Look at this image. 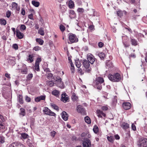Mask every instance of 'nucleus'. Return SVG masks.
<instances>
[{
    "label": "nucleus",
    "instance_id": "59",
    "mask_svg": "<svg viewBox=\"0 0 147 147\" xmlns=\"http://www.w3.org/2000/svg\"><path fill=\"white\" fill-rule=\"evenodd\" d=\"M40 48L38 46H36L34 47L33 48V49L35 51H38L40 50Z\"/></svg>",
    "mask_w": 147,
    "mask_h": 147
},
{
    "label": "nucleus",
    "instance_id": "43",
    "mask_svg": "<svg viewBox=\"0 0 147 147\" xmlns=\"http://www.w3.org/2000/svg\"><path fill=\"white\" fill-rule=\"evenodd\" d=\"M20 110L21 111L20 113V114L23 116H24L25 115V112L24 109H23L21 108L20 109Z\"/></svg>",
    "mask_w": 147,
    "mask_h": 147
},
{
    "label": "nucleus",
    "instance_id": "38",
    "mask_svg": "<svg viewBox=\"0 0 147 147\" xmlns=\"http://www.w3.org/2000/svg\"><path fill=\"white\" fill-rule=\"evenodd\" d=\"M39 65V64L35 63L34 66L35 70L37 71H40Z\"/></svg>",
    "mask_w": 147,
    "mask_h": 147
},
{
    "label": "nucleus",
    "instance_id": "5",
    "mask_svg": "<svg viewBox=\"0 0 147 147\" xmlns=\"http://www.w3.org/2000/svg\"><path fill=\"white\" fill-rule=\"evenodd\" d=\"M12 7L11 9L12 10H16V12L18 13L20 9V6H18V4L15 2H13L11 4Z\"/></svg>",
    "mask_w": 147,
    "mask_h": 147
},
{
    "label": "nucleus",
    "instance_id": "3",
    "mask_svg": "<svg viewBox=\"0 0 147 147\" xmlns=\"http://www.w3.org/2000/svg\"><path fill=\"white\" fill-rule=\"evenodd\" d=\"M69 39L71 43L76 42L78 41V39L76 36L72 33L69 34Z\"/></svg>",
    "mask_w": 147,
    "mask_h": 147
},
{
    "label": "nucleus",
    "instance_id": "58",
    "mask_svg": "<svg viewBox=\"0 0 147 147\" xmlns=\"http://www.w3.org/2000/svg\"><path fill=\"white\" fill-rule=\"evenodd\" d=\"M103 45L104 44L101 42H99L98 44V46L100 48L102 47Z\"/></svg>",
    "mask_w": 147,
    "mask_h": 147
},
{
    "label": "nucleus",
    "instance_id": "56",
    "mask_svg": "<svg viewBox=\"0 0 147 147\" xmlns=\"http://www.w3.org/2000/svg\"><path fill=\"white\" fill-rule=\"evenodd\" d=\"M132 129L134 131H135L136 130V127L134 123H132L131 125Z\"/></svg>",
    "mask_w": 147,
    "mask_h": 147
},
{
    "label": "nucleus",
    "instance_id": "40",
    "mask_svg": "<svg viewBox=\"0 0 147 147\" xmlns=\"http://www.w3.org/2000/svg\"><path fill=\"white\" fill-rule=\"evenodd\" d=\"M107 138L109 141L111 142H113L114 139L113 136H110V137L108 136Z\"/></svg>",
    "mask_w": 147,
    "mask_h": 147
},
{
    "label": "nucleus",
    "instance_id": "11",
    "mask_svg": "<svg viewBox=\"0 0 147 147\" xmlns=\"http://www.w3.org/2000/svg\"><path fill=\"white\" fill-rule=\"evenodd\" d=\"M104 82L103 79L100 77H98L96 78L95 83L96 85H97L99 84H101V83H103Z\"/></svg>",
    "mask_w": 147,
    "mask_h": 147
},
{
    "label": "nucleus",
    "instance_id": "52",
    "mask_svg": "<svg viewBox=\"0 0 147 147\" xmlns=\"http://www.w3.org/2000/svg\"><path fill=\"white\" fill-rule=\"evenodd\" d=\"M48 84L50 86H52L54 85V83L52 81H50L48 82Z\"/></svg>",
    "mask_w": 147,
    "mask_h": 147
},
{
    "label": "nucleus",
    "instance_id": "1",
    "mask_svg": "<svg viewBox=\"0 0 147 147\" xmlns=\"http://www.w3.org/2000/svg\"><path fill=\"white\" fill-rule=\"evenodd\" d=\"M108 78L111 81L113 82H118L121 79V76L118 73L113 75L110 74L109 75Z\"/></svg>",
    "mask_w": 147,
    "mask_h": 147
},
{
    "label": "nucleus",
    "instance_id": "36",
    "mask_svg": "<svg viewBox=\"0 0 147 147\" xmlns=\"http://www.w3.org/2000/svg\"><path fill=\"white\" fill-rule=\"evenodd\" d=\"M93 130L95 133H97L98 131V127L96 125H95L93 129Z\"/></svg>",
    "mask_w": 147,
    "mask_h": 147
},
{
    "label": "nucleus",
    "instance_id": "4",
    "mask_svg": "<svg viewBox=\"0 0 147 147\" xmlns=\"http://www.w3.org/2000/svg\"><path fill=\"white\" fill-rule=\"evenodd\" d=\"M43 111L45 114L52 116H55L56 115V114L55 113L51 111L47 107H44Z\"/></svg>",
    "mask_w": 147,
    "mask_h": 147
},
{
    "label": "nucleus",
    "instance_id": "34",
    "mask_svg": "<svg viewBox=\"0 0 147 147\" xmlns=\"http://www.w3.org/2000/svg\"><path fill=\"white\" fill-rule=\"evenodd\" d=\"M36 41L38 42L40 45H42L44 43V41L43 40L40 38H37L36 40Z\"/></svg>",
    "mask_w": 147,
    "mask_h": 147
},
{
    "label": "nucleus",
    "instance_id": "37",
    "mask_svg": "<svg viewBox=\"0 0 147 147\" xmlns=\"http://www.w3.org/2000/svg\"><path fill=\"white\" fill-rule=\"evenodd\" d=\"M53 77V75L51 73H49L47 74V78L49 80L52 79Z\"/></svg>",
    "mask_w": 147,
    "mask_h": 147
},
{
    "label": "nucleus",
    "instance_id": "53",
    "mask_svg": "<svg viewBox=\"0 0 147 147\" xmlns=\"http://www.w3.org/2000/svg\"><path fill=\"white\" fill-rule=\"evenodd\" d=\"M40 100H45V99L46 96L45 95H41L38 96Z\"/></svg>",
    "mask_w": 147,
    "mask_h": 147
},
{
    "label": "nucleus",
    "instance_id": "63",
    "mask_svg": "<svg viewBox=\"0 0 147 147\" xmlns=\"http://www.w3.org/2000/svg\"><path fill=\"white\" fill-rule=\"evenodd\" d=\"M56 78V81L57 82H59L61 81V79L60 77H58Z\"/></svg>",
    "mask_w": 147,
    "mask_h": 147
},
{
    "label": "nucleus",
    "instance_id": "9",
    "mask_svg": "<svg viewBox=\"0 0 147 147\" xmlns=\"http://www.w3.org/2000/svg\"><path fill=\"white\" fill-rule=\"evenodd\" d=\"M131 104L129 102H125L123 104V107L125 110H128L130 109L131 107Z\"/></svg>",
    "mask_w": 147,
    "mask_h": 147
},
{
    "label": "nucleus",
    "instance_id": "23",
    "mask_svg": "<svg viewBox=\"0 0 147 147\" xmlns=\"http://www.w3.org/2000/svg\"><path fill=\"white\" fill-rule=\"evenodd\" d=\"M19 144V143L18 142H14L11 144L8 147H18Z\"/></svg>",
    "mask_w": 147,
    "mask_h": 147
},
{
    "label": "nucleus",
    "instance_id": "15",
    "mask_svg": "<svg viewBox=\"0 0 147 147\" xmlns=\"http://www.w3.org/2000/svg\"><path fill=\"white\" fill-rule=\"evenodd\" d=\"M16 36L19 39H22L24 37V34L23 33L21 32L18 30H16Z\"/></svg>",
    "mask_w": 147,
    "mask_h": 147
},
{
    "label": "nucleus",
    "instance_id": "25",
    "mask_svg": "<svg viewBox=\"0 0 147 147\" xmlns=\"http://www.w3.org/2000/svg\"><path fill=\"white\" fill-rule=\"evenodd\" d=\"M32 4L36 7H38L40 5V3L39 2L36 1H32Z\"/></svg>",
    "mask_w": 147,
    "mask_h": 147
},
{
    "label": "nucleus",
    "instance_id": "17",
    "mask_svg": "<svg viewBox=\"0 0 147 147\" xmlns=\"http://www.w3.org/2000/svg\"><path fill=\"white\" fill-rule=\"evenodd\" d=\"M52 94L53 95L57 97H58L60 95V92L57 90H55L52 91Z\"/></svg>",
    "mask_w": 147,
    "mask_h": 147
},
{
    "label": "nucleus",
    "instance_id": "50",
    "mask_svg": "<svg viewBox=\"0 0 147 147\" xmlns=\"http://www.w3.org/2000/svg\"><path fill=\"white\" fill-rule=\"evenodd\" d=\"M21 13L23 16H24L25 15V9L24 8H22L21 11Z\"/></svg>",
    "mask_w": 147,
    "mask_h": 147
},
{
    "label": "nucleus",
    "instance_id": "62",
    "mask_svg": "<svg viewBox=\"0 0 147 147\" xmlns=\"http://www.w3.org/2000/svg\"><path fill=\"white\" fill-rule=\"evenodd\" d=\"M96 87L97 88V89L100 90H101L102 88V87L100 84H99L97 85H96Z\"/></svg>",
    "mask_w": 147,
    "mask_h": 147
},
{
    "label": "nucleus",
    "instance_id": "12",
    "mask_svg": "<svg viewBox=\"0 0 147 147\" xmlns=\"http://www.w3.org/2000/svg\"><path fill=\"white\" fill-rule=\"evenodd\" d=\"M95 58L92 54L88 55V61L91 64H93L95 61Z\"/></svg>",
    "mask_w": 147,
    "mask_h": 147
},
{
    "label": "nucleus",
    "instance_id": "8",
    "mask_svg": "<svg viewBox=\"0 0 147 147\" xmlns=\"http://www.w3.org/2000/svg\"><path fill=\"white\" fill-rule=\"evenodd\" d=\"M83 143V147H90L91 145V142L89 139L87 138L84 140Z\"/></svg>",
    "mask_w": 147,
    "mask_h": 147
},
{
    "label": "nucleus",
    "instance_id": "35",
    "mask_svg": "<svg viewBox=\"0 0 147 147\" xmlns=\"http://www.w3.org/2000/svg\"><path fill=\"white\" fill-rule=\"evenodd\" d=\"M51 106L55 109L57 110L58 111L59 110V108L55 104H51Z\"/></svg>",
    "mask_w": 147,
    "mask_h": 147
},
{
    "label": "nucleus",
    "instance_id": "31",
    "mask_svg": "<svg viewBox=\"0 0 147 147\" xmlns=\"http://www.w3.org/2000/svg\"><path fill=\"white\" fill-rule=\"evenodd\" d=\"M85 122L88 124H90L91 123V120L90 118L88 116H86L85 117Z\"/></svg>",
    "mask_w": 147,
    "mask_h": 147
},
{
    "label": "nucleus",
    "instance_id": "42",
    "mask_svg": "<svg viewBox=\"0 0 147 147\" xmlns=\"http://www.w3.org/2000/svg\"><path fill=\"white\" fill-rule=\"evenodd\" d=\"M26 28V26L22 24L21 25L20 30L22 31V30H25Z\"/></svg>",
    "mask_w": 147,
    "mask_h": 147
},
{
    "label": "nucleus",
    "instance_id": "16",
    "mask_svg": "<svg viewBox=\"0 0 147 147\" xmlns=\"http://www.w3.org/2000/svg\"><path fill=\"white\" fill-rule=\"evenodd\" d=\"M61 115L62 117L64 120L66 121L67 120L68 116L66 112L65 111L63 112Z\"/></svg>",
    "mask_w": 147,
    "mask_h": 147
},
{
    "label": "nucleus",
    "instance_id": "27",
    "mask_svg": "<svg viewBox=\"0 0 147 147\" xmlns=\"http://www.w3.org/2000/svg\"><path fill=\"white\" fill-rule=\"evenodd\" d=\"M18 100L21 104H23V97L22 95H19L18 98Z\"/></svg>",
    "mask_w": 147,
    "mask_h": 147
},
{
    "label": "nucleus",
    "instance_id": "30",
    "mask_svg": "<svg viewBox=\"0 0 147 147\" xmlns=\"http://www.w3.org/2000/svg\"><path fill=\"white\" fill-rule=\"evenodd\" d=\"M75 64L76 67L79 68L81 66V63L79 60H75Z\"/></svg>",
    "mask_w": 147,
    "mask_h": 147
},
{
    "label": "nucleus",
    "instance_id": "6",
    "mask_svg": "<svg viewBox=\"0 0 147 147\" xmlns=\"http://www.w3.org/2000/svg\"><path fill=\"white\" fill-rule=\"evenodd\" d=\"M77 111L79 113H80L84 115L85 114V111L84 108L80 105H78L77 107Z\"/></svg>",
    "mask_w": 147,
    "mask_h": 147
},
{
    "label": "nucleus",
    "instance_id": "24",
    "mask_svg": "<svg viewBox=\"0 0 147 147\" xmlns=\"http://www.w3.org/2000/svg\"><path fill=\"white\" fill-rule=\"evenodd\" d=\"M71 98L73 101H77L78 99V97L75 93H73L72 94L71 96Z\"/></svg>",
    "mask_w": 147,
    "mask_h": 147
},
{
    "label": "nucleus",
    "instance_id": "22",
    "mask_svg": "<svg viewBox=\"0 0 147 147\" xmlns=\"http://www.w3.org/2000/svg\"><path fill=\"white\" fill-rule=\"evenodd\" d=\"M38 33L42 36H44L45 34L44 28H40L38 31Z\"/></svg>",
    "mask_w": 147,
    "mask_h": 147
},
{
    "label": "nucleus",
    "instance_id": "57",
    "mask_svg": "<svg viewBox=\"0 0 147 147\" xmlns=\"http://www.w3.org/2000/svg\"><path fill=\"white\" fill-rule=\"evenodd\" d=\"M25 99L26 101L28 102H30L31 100L30 98L29 97L27 96H26Z\"/></svg>",
    "mask_w": 147,
    "mask_h": 147
},
{
    "label": "nucleus",
    "instance_id": "33",
    "mask_svg": "<svg viewBox=\"0 0 147 147\" xmlns=\"http://www.w3.org/2000/svg\"><path fill=\"white\" fill-rule=\"evenodd\" d=\"M0 24L1 25H5L6 24V21L4 19H0Z\"/></svg>",
    "mask_w": 147,
    "mask_h": 147
},
{
    "label": "nucleus",
    "instance_id": "41",
    "mask_svg": "<svg viewBox=\"0 0 147 147\" xmlns=\"http://www.w3.org/2000/svg\"><path fill=\"white\" fill-rule=\"evenodd\" d=\"M74 6V4L73 2L71 1H70L69 3V6L70 8H72Z\"/></svg>",
    "mask_w": 147,
    "mask_h": 147
},
{
    "label": "nucleus",
    "instance_id": "20",
    "mask_svg": "<svg viewBox=\"0 0 147 147\" xmlns=\"http://www.w3.org/2000/svg\"><path fill=\"white\" fill-rule=\"evenodd\" d=\"M106 67L107 68L112 67L113 66V64L110 61H107L106 63Z\"/></svg>",
    "mask_w": 147,
    "mask_h": 147
},
{
    "label": "nucleus",
    "instance_id": "28",
    "mask_svg": "<svg viewBox=\"0 0 147 147\" xmlns=\"http://www.w3.org/2000/svg\"><path fill=\"white\" fill-rule=\"evenodd\" d=\"M9 62L11 64H14L15 62V59L14 57H10L9 60Z\"/></svg>",
    "mask_w": 147,
    "mask_h": 147
},
{
    "label": "nucleus",
    "instance_id": "19",
    "mask_svg": "<svg viewBox=\"0 0 147 147\" xmlns=\"http://www.w3.org/2000/svg\"><path fill=\"white\" fill-rule=\"evenodd\" d=\"M69 17L71 18H73L75 17L76 14L74 11L73 10H70L69 11Z\"/></svg>",
    "mask_w": 147,
    "mask_h": 147
},
{
    "label": "nucleus",
    "instance_id": "32",
    "mask_svg": "<svg viewBox=\"0 0 147 147\" xmlns=\"http://www.w3.org/2000/svg\"><path fill=\"white\" fill-rule=\"evenodd\" d=\"M28 135L26 133H22L21 134V137L24 139H25L28 137Z\"/></svg>",
    "mask_w": 147,
    "mask_h": 147
},
{
    "label": "nucleus",
    "instance_id": "45",
    "mask_svg": "<svg viewBox=\"0 0 147 147\" xmlns=\"http://www.w3.org/2000/svg\"><path fill=\"white\" fill-rule=\"evenodd\" d=\"M60 29L62 32H63L65 30V27L63 25H61L60 26Z\"/></svg>",
    "mask_w": 147,
    "mask_h": 147
},
{
    "label": "nucleus",
    "instance_id": "14",
    "mask_svg": "<svg viewBox=\"0 0 147 147\" xmlns=\"http://www.w3.org/2000/svg\"><path fill=\"white\" fill-rule=\"evenodd\" d=\"M34 56L33 55H30L27 57V61L29 63H31L34 61Z\"/></svg>",
    "mask_w": 147,
    "mask_h": 147
},
{
    "label": "nucleus",
    "instance_id": "54",
    "mask_svg": "<svg viewBox=\"0 0 147 147\" xmlns=\"http://www.w3.org/2000/svg\"><path fill=\"white\" fill-rule=\"evenodd\" d=\"M101 109L103 111H106L108 110V108L106 106H103L101 107Z\"/></svg>",
    "mask_w": 147,
    "mask_h": 147
},
{
    "label": "nucleus",
    "instance_id": "21",
    "mask_svg": "<svg viewBox=\"0 0 147 147\" xmlns=\"http://www.w3.org/2000/svg\"><path fill=\"white\" fill-rule=\"evenodd\" d=\"M121 127L123 129H126L129 127V125L127 123H123L122 124Z\"/></svg>",
    "mask_w": 147,
    "mask_h": 147
},
{
    "label": "nucleus",
    "instance_id": "18",
    "mask_svg": "<svg viewBox=\"0 0 147 147\" xmlns=\"http://www.w3.org/2000/svg\"><path fill=\"white\" fill-rule=\"evenodd\" d=\"M89 62L86 60H84L83 61V66L84 68H88L90 67Z\"/></svg>",
    "mask_w": 147,
    "mask_h": 147
},
{
    "label": "nucleus",
    "instance_id": "10",
    "mask_svg": "<svg viewBox=\"0 0 147 147\" xmlns=\"http://www.w3.org/2000/svg\"><path fill=\"white\" fill-rule=\"evenodd\" d=\"M97 116L99 117L102 118L103 117H105L106 114L102 111L98 109L96 111Z\"/></svg>",
    "mask_w": 147,
    "mask_h": 147
},
{
    "label": "nucleus",
    "instance_id": "49",
    "mask_svg": "<svg viewBox=\"0 0 147 147\" xmlns=\"http://www.w3.org/2000/svg\"><path fill=\"white\" fill-rule=\"evenodd\" d=\"M117 15L120 17H121L123 15V13L121 11H118L117 12Z\"/></svg>",
    "mask_w": 147,
    "mask_h": 147
},
{
    "label": "nucleus",
    "instance_id": "51",
    "mask_svg": "<svg viewBox=\"0 0 147 147\" xmlns=\"http://www.w3.org/2000/svg\"><path fill=\"white\" fill-rule=\"evenodd\" d=\"M13 48L16 50H17L18 48V45L16 44H13L12 45Z\"/></svg>",
    "mask_w": 147,
    "mask_h": 147
},
{
    "label": "nucleus",
    "instance_id": "2",
    "mask_svg": "<svg viewBox=\"0 0 147 147\" xmlns=\"http://www.w3.org/2000/svg\"><path fill=\"white\" fill-rule=\"evenodd\" d=\"M138 145L139 147H147V139H140L139 141Z\"/></svg>",
    "mask_w": 147,
    "mask_h": 147
},
{
    "label": "nucleus",
    "instance_id": "44",
    "mask_svg": "<svg viewBox=\"0 0 147 147\" xmlns=\"http://www.w3.org/2000/svg\"><path fill=\"white\" fill-rule=\"evenodd\" d=\"M85 72L86 73H90L91 70V68L89 67L88 68H85Z\"/></svg>",
    "mask_w": 147,
    "mask_h": 147
},
{
    "label": "nucleus",
    "instance_id": "46",
    "mask_svg": "<svg viewBox=\"0 0 147 147\" xmlns=\"http://www.w3.org/2000/svg\"><path fill=\"white\" fill-rule=\"evenodd\" d=\"M41 59L40 58H38L36 59L35 63L39 64V63L41 61Z\"/></svg>",
    "mask_w": 147,
    "mask_h": 147
},
{
    "label": "nucleus",
    "instance_id": "26",
    "mask_svg": "<svg viewBox=\"0 0 147 147\" xmlns=\"http://www.w3.org/2000/svg\"><path fill=\"white\" fill-rule=\"evenodd\" d=\"M131 42L133 45L136 46L137 45V42L135 39L131 38Z\"/></svg>",
    "mask_w": 147,
    "mask_h": 147
},
{
    "label": "nucleus",
    "instance_id": "61",
    "mask_svg": "<svg viewBox=\"0 0 147 147\" xmlns=\"http://www.w3.org/2000/svg\"><path fill=\"white\" fill-rule=\"evenodd\" d=\"M56 132L55 131H53L51 132V136L53 137H54L55 136L56 134Z\"/></svg>",
    "mask_w": 147,
    "mask_h": 147
},
{
    "label": "nucleus",
    "instance_id": "64",
    "mask_svg": "<svg viewBox=\"0 0 147 147\" xmlns=\"http://www.w3.org/2000/svg\"><path fill=\"white\" fill-rule=\"evenodd\" d=\"M5 76L7 78H8L9 79H10L11 78L10 76V74H8V73H6L5 74Z\"/></svg>",
    "mask_w": 147,
    "mask_h": 147
},
{
    "label": "nucleus",
    "instance_id": "60",
    "mask_svg": "<svg viewBox=\"0 0 147 147\" xmlns=\"http://www.w3.org/2000/svg\"><path fill=\"white\" fill-rule=\"evenodd\" d=\"M88 134V132L86 133L83 132L81 135L82 137H85Z\"/></svg>",
    "mask_w": 147,
    "mask_h": 147
},
{
    "label": "nucleus",
    "instance_id": "13",
    "mask_svg": "<svg viewBox=\"0 0 147 147\" xmlns=\"http://www.w3.org/2000/svg\"><path fill=\"white\" fill-rule=\"evenodd\" d=\"M61 100L64 102H66L68 100V97L66 93H64L62 94Z\"/></svg>",
    "mask_w": 147,
    "mask_h": 147
},
{
    "label": "nucleus",
    "instance_id": "55",
    "mask_svg": "<svg viewBox=\"0 0 147 147\" xmlns=\"http://www.w3.org/2000/svg\"><path fill=\"white\" fill-rule=\"evenodd\" d=\"M4 138L0 136V143H3L4 142Z\"/></svg>",
    "mask_w": 147,
    "mask_h": 147
},
{
    "label": "nucleus",
    "instance_id": "29",
    "mask_svg": "<svg viewBox=\"0 0 147 147\" xmlns=\"http://www.w3.org/2000/svg\"><path fill=\"white\" fill-rule=\"evenodd\" d=\"M57 86L61 88H64V84L63 82L61 81L59 82H57Z\"/></svg>",
    "mask_w": 147,
    "mask_h": 147
},
{
    "label": "nucleus",
    "instance_id": "7",
    "mask_svg": "<svg viewBox=\"0 0 147 147\" xmlns=\"http://www.w3.org/2000/svg\"><path fill=\"white\" fill-rule=\"evenodd\" d=\"M20 71V73L22 74H26L27 73L28 69L25 65H24L22 66L21 68L19 69Z\"/></svg>",
    "mask_w": 147,
    "mask_h": 147
},
{
    "label": "nucleus",
    "instance_id": "48",
    "mask_svg": "<svg viewBox=\"0 0 147 147\" xmlns=\"http://www.w3.org/2000/svg\"><path fill=\"white\" fill-rule=\"evenodd\" d=\"M77 11L79 12L82 13L84 12V9L83 8H79L77 9Z\"/></svg>",
    "mask_w": 147,
    "mask_h": 147
},
{
    "label": "nucleus",
    "instance_id": "47",
    "mask_svg": "<svg viewBox=\"0 0 147 147\" xmlns=\"http://www.w3.org/2000/svg\"><path fill=\"white\" fill-rule=\"evenodd\" d=\"M33 77V74H29L27 76V78L28 80H30Z\"/></svg>",
    "mask_w": 147,
    "mask_h": 147
},
{
    "label": "nucleus",
    "instance_id": "39",
    "mask_svg": "<svg viewBox=\"0 0 147 147\" xmlns=\"http://www.w3.org/2000/svg\"><path fill=\"white\" fill-rule=\"evenodd\" d=\"M98 56L100 58L103 59L105 56V53L102 52L98 53Z\"/></svg>",
    "mask_w": 147,
    "mask_h": 147
}]
</instances>
